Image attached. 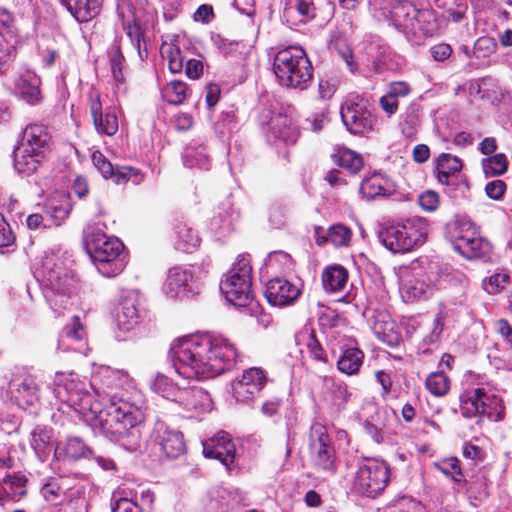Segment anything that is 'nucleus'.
Returning <instances> with one entry per match:
<instances>
[{"label":"nucleus","mask_w":512,"mask_h":512,"mask_svg":"<svg viewBox=\"0 0 512 512\" xmlns=\"http://www.w3.org/2000/svg\"><path fill=\"white\" fill-rule=\"evenodd\" d=\"M92 161L104 178H110L116 184L132 182L134 185H139L144 180V174L140 169L130 166L114 167L99 151L92 154Z\"/></svg>","instance_id":"2eb2a0df"},{"label":"nucleus","mask_w":512,"mask_h":512,"mask_svg":"<svg viewBox=\"0 0 512 512\" xmlns=\"http://www.w3.org/2000/svg\"><path fill=\"white\" fill-rule=\"evenodd\" d=\"M461 169L462 162L457 156L442 153L436 159V174L441 184L448 185L449 178L458 173Z\"/></svg>","instance_id":"79ce46f5"},{"label":"nucleus","mask_w":512,"mask_h":512,"mask_svg":"<svg viewBox=\"0 0 512 512\" xmlns=\"http://www.w3.org/2000/svg\"><path fill=\"white\" fill-rule=\"evenodd\" d=\"M169 357L175 372L183 379L204 380L230 370L238 353L225 337L196 334L174 341Z\"/></svg>","instance_id":"f03ea898"},{"label":"nucleus","mask_w":512,"mask_h":512,"mask_svg":"<svg viewBox=\"0 0 512 512\" xmlns=\"http://www.w3.org/2000/svg\"><path fill=\"white\" fill-rule=\"evenodd\" d=\"M425 386L432 395L442 397L450 389V379L443 371L432 372L427 376Z\"/></svg>","instance_id":"603ef678"},{"label":"nucleus","mask_w":512,"mask_h":512,"mask_svg":"<svg viewBox=\"0 0 512 512\" xmlns=\"http://www.w3.org/2000/svg\"><path fill=\"white\" fill-rule=\"evenodd\" d=\"M414 29L411 30L414 36H432L437 31L435 14L430 10H419L413 22Z\"/></svg>","instance_id":"de8ad7c7"},{"label":"nucleus","mask_w":512,"mask_h":512,"mask_svg":"<svg viewBox=\"0 0 512 512\" xmlns=\"http://www.w3.org/2000/svg\"><path fill=\"white\" fill-rule=\"evenodd\" d=\"M508 280L509 275L507 273L497 272L485 279L483 286L489 294H496L504 287Z\"/></svg>","instance_id":"69168bd1"},{"label":"nucleus","mask_w":512,"mask_h":512,"mask_svg":"<svg viewBox=\"0 0 512 512\" xmlns=\"http://www.w3.org/2000/svg\"><path fill=\"white\" fill-rule=\"evenodd\" d=\"M271 136L286 145L296 143L299 130L294 121L286 115H276L271 120Z\"/></svg>","instance_id":"473e14b6"},{"label":"nucleus","mask_w":512,"mask_h":512,"mask_svg":"<svg viewBox=\"0 0 512 512\" xmlns=\"http://www.w3.org/2000/svg\"><path fill=\"white\" fill-rule=\"evenodd\" d=\"M315 16L314 0H285L283 18L290 26L305 24Z\"/></svg>","instance_id":"393cba45"},{"label":"nucleus","mask_w":512,"mask_h":512,"mask_svg":"<svg viewBox=\"0 0 512 512\" xmlns=\"http://www.w3.org/2000/svg\"><path fill=\"white\" fill-rule=\"evenodd\" d=\"M40 85V77L30 70L21 73L15 80V88L19 96L32 105L41 100Z\"/></svg>","instance_id":"bb28decb"},{"label":"nucleus","mask_w":512,"mask_h":512,"mask_svg":"<svg viewBox=\"0 0 512 512\" xmlns=\"http://www.w3.org/2000/svg\"><path fill=\"white\" fill-rule=\"evenodd\" d=\"M334 157L335 162L340 167L349 171L351 174H356L363 167V160L361 155L353 150L347 148L339 149Z\"/></svg>","instance_id":"3c124183"},{"label":"nucleus","mask_w":512,"mask_h":512,"mask_svg":"<svg viewBox=\"0 0 512 512\" xmlns=\"http://www.w3.org/2000/svg\"><path fill=\"white\" fill-rule=\"evenodd\" d=\"M85 247L104 277L119 275L126 266L123 243L114 236H108L99 228L88 225L84 230Z\"/></svg>","instance_id":"20e7f679"},{"label":"nucleus","mask_w":512,"mask_h":512,"mask_svg":"<svg viewBox=\"0 0 512 512\" xmlns=\"http://www.w3.org/2000/svg\"><path fill=\"white\" fill-rule=\"evenodd\" d=\"M61 3L78 22L84 23L99 14L102 0H61Z\"/></svg>","instance_id":"2f4dec72"},{"label":"nucleus","mask_w":512,"mask_h":512,"mask_svg":"<svg viewBox=\"0 0 512 512\" xmlns=\"http://www.w3.org/2000/svg\"><path fill=\"white\" fill-rule=\"evenodd\" d=\"M348 281L347 270L338 264L328 266L322 273V283L325 291L337 293L342 291Z\"/></svg>","instance_id":"4c0bfd02"},{"label":"nucleus","mask_w":512,"mask_h":512,"mask_svg":"<svg viewBox=\"0 0 512 512\" xmlns=\"http://www.w3.org/2000/svg\"><path fill=\"white\" fill-rule=\"evenodd\" d=\"M444 330V322L440 315H437L433 321V326L430 332L423 337L424 345H436L441 338Z\"/></svg>","instance_id":"338daca9"},{"label":"nucleus","mask_w":512,"mask_h":512,"mask_svg":"<svg viewBox=\"0 0 512 512\" xmlns=\"http://www.w3.org/2000/svg\"><path fill=\"white\" fill-rule=\"evenodd\" d=\"M395 328V323L390 320L388 315L384 314L378 315L372 325L377 338L390 346L397 345L400 340Z\"/></svg>","instance_id":"a19ab883"},{"label":"nucleus","mask_w":512,"mask_h":512,"mask_svg":"<svg viewBox=\"0 0 512 512\" xmlns=\"http://www.w3.org/2000/svg\"><path fill=\"white\" fill-rule=\"evenodd\" d=\"M273 71L280 85L304 90L312 80V64L303 48L288 46L273 57Z\"/></svg>","instance_id":"39448f33"},{"label":"nucleus","mask_w":512,"mask_h":512,"mask_svg":"<svg viewBox=\"0 0 512 512\" xmlns=\"http://www.w3.org/2000/svg\"><path fill=\"white\" fill-rule=\"evenodd\" d=\"M251 273L249 255H240L220 282L222 294L235 307H245L253 300Z\"/></svg>","instance_id":"0eeeda50"},{"label":"nucleus","mask_w":512,"mask_h":512,"mask_svg":"<svg viewBox=\"0 0 512 512\" xmlns=\"http://www.w3.org/2000/svg\"><path fill=\"white\" fill-rule=\"evenodd\" d=\"M52 431L48 429H35L31 433V447L41 461H45L53 448Z\"/></svg>","instance_id":"49530a36"},{"label":"nucleus","mask_w":512,"mask_h":512,"mask_svg":"<svg viewBox=\"0 0 512 512\" xmlns=\"http://www.w3.org/2000/svg\"><path fill=\"white\" fill-rule=\"evenodd\" d=\"M39 154L36 155V151L32 153L30 150L18 146L14 150V169L17 173L26 176L36 173L46 158V154Z\"/></svg>","instance_id":"7c9ffc66"},{"label":"nucleus","mask_w":512,"mask_h":512,"mask_svg":"<svg viewBox=\"0 0 512 512\" xmlns=\"http://www.w3.org/2000/svg\"><path fill=\"white\" fill-rule=\"evenodd\" d=\"M92 161L104 178H110L116 184L132 182L134 185H139L144 180V174L140 169L130 166L114 167L99 151L92 154Z\"/></svg>","instance_id":"a211bd4d"},{"label":"nucleus","mask_w":512,"mask_h":512,"mask_svg":"<svg viewBox=\"0 0 512 512\" xmlns=\"http://www.w3.org/2000/svg\"><path fill=\"white\" fill-rule=\"evenodd\" d=\"M161 53L168 61L169 70L172 73H179L184 68L186 57L182 54L180 48L173 44H164L161 48Z\"/></svg>","instance_id":"5fc2aeb1"},{"label":"nucleus","mask_w":512,"mask_h":512,"mask_svg":"<svg viewBox=\"0 0 512 512\" xmlns=\"http://www.w3.org/2000/svg\"><path fill=\"white\" fill-rule=\"evenodd\" d=\"M508 160L503 153L482 160V169L486 177L502 175L507 171Z\"/></svg>","instance_id":"13d9d810"},{"label":"nucleus","mask_w":512,"mask_h":512,"mask_svg":"<svg viewBox=\"0 0 512 512\" xmlns=\"http://www.w3.org/2000/svg\"><path fill=\"white\" fill-rule=\"evenodd\" d=\"M235 444L231 436L224 431L217 433L214 437L203 442V454L206 458L220 461L223 465L229 466L234 461Z\"/></svg>","instance_id":"5701e85b"},{"label":"nucleus","mask_w":512,"mask_h":512,"mask_svg":"<svg viewBox=\"0 0 512 512\" xmlns=\"http://www.w3.org/2000/svg\"><path fill=\"white\" fill-rule=\"evenodd\" d=\"M144 309L141 298L135 291L127 292L116 307V323L120 332L134 331L142 322Z\"/></svg>","instance_id":"4468645a"},{"label":"nucleus","mask_w":512,"mask_h":512,"mask_svg":"<svg viewBox=\"0 0 512 512\" xmlns=\"http://www.w3.org/2000/svg\"><path fill=\"white\" fill-rule=\"evenodd\" d=\"M162 96L170 104H181L187 96V85L180 80L170 81L162 89Z\"/></svg>","instance_id":"6e6d98bb"},{"label":"nucleus","mask_w":512,"mask_h":512,"mask_svg":"<svg viewBox=\"0 0 512 512\" xmlns=\"http://www.w3.org/2000/svg\"><path fill=\"white\" fill-rule=\"evenodd\" d=\"M324 383L327 388L325 400L337 412L344 409L350 397L347 384L327 377L324 379Z\"/></svg>","instance_id":"c9c22d12"},{"label":"nucleus","mask_w":512,"mask_h":512,"mask_svg":"<svg viewBox=\"0 0 512 512\" xmlns=\"http://www.w3.org/2000/svg\"><path fill=\"white\" fill-rule=\"evenodd\" d=\"M352 239V231L343 224H334L327 230L322 227L315 228V241L318 245L331 243L334 247H346Z\"/></svg>","instance_id":"cd10ccee"},{"label":"nucleus","mask_w":512,"mask_h":512,"mask_svg":"<svg viewBox=\"0 0 512 512\" xmlns=\"http://www.w3.org/2000/svg\"><path fill=\"white\" fill-rule=\"evenodd\" d=\"M428 285L417 278H404L401 281L400 293L405 302L420 299L427 291Z\"/></svg>","instance_id":"09e8293b"},{"label":"nucleus","mask_w":512,"mask_h":512,"mask_svg":"<svg viewBox=\"0 0 512 512\" xmlns=\"http://www.w3.org/2000/svg\"><path fill=\"white\" fill-rule=\"evenodd\" d=\"M300 288L284 278H273L265 286L267 301L276 307L291 305L299 297Z\"/></svg>","instance_id":"4be33fe9"},{"label":"nucleus","mask_w":512,"mask_h":512,"mask_svg":"<svg viewBox=\"0 0 512 512\" xmlns=\"http://www.w3.org/2000/svg\"><path fill=\"white\" fill-rule=\"evenodd\" d=\"M419 10L409 1H400L392 9V18L395 25L404 33L410 34L414 29L413 22Z\"/></svg>","instance_id":"e433bc0d"},{"label":"nucleus","mask_w":512,"mask_h":512,"mask_svg":"<svg viewBox=\"0 0 512 512\" xmlns=\"http://www.w3.org/2000/svg\"><path fill=\"white\" fill-rule=\"evenodd\" d=\"M112 512H141L138 504V496L135 499L127 497L119 498L114 505H112Z\"/></svg>","instance_id":"774afa93"},{"label":"nucleus","mask_w":512,"mask_h":512,"mask_svg":"<svg viewBox=\"0 0 512 512\" xmlns=\"http://www.w3.org/2000/svg\"><path fill=\"white\" fill-rule=\"evenodd\" d=\"M71 263L63 253L51 252L44 256L40 267L35 271L46 301L58 315L70 305L71 294L75 288Z\"/></svg>","instance_id":"7ed1b4c3"},{"label":"nucleus","mask_w":512,"mask_h":512,"mask_svg":"<svg viewBox=\"0 0 512 512\" xmlns=\"http://www.w3.org/2000/svg\"><path fill=\"white\" fill-rule=\"evenodd\" d=\"M184 165L187 167H199L202 169H209V157L206 147L203 145L188 146L183 153Z\"/></svg>","instance_id":"8fccbe9b"},{"label":"nucleus","mask_w":512,"mask_h":512,"mask_svg":"<svg viewBox=\"0 0 512 512\" xmlns=\"http://www.w3.org/2000/svg\"><path fill=\"white\" fill-rule=\"evenodd\" d=\"M18 43V34L0 36V73H3L9 66Z\"/></svg>","instance_id":"864d4df0"},{"label":"nucleus","mask_w":512,"mask_h":512,"mask_svg":"<svg viewBox=\"0 0 512 512\" xmlns=\"http://www.w3.org/2000/svg\"><path fill=\"white\" fill-rule=\"evenodd\" d=\"M89 106L97 133L106 136L115 135L119 129L116 112L111 108L103 110L100 95L97 91L89 93Z\"/></svg>","instance_id":"aec40b11"},{"label":"nucleus","mask_w":512,"mask_h":512,"mask_svg":"<svg viewBox=\"0 0 512 512\" xmlns=\"http://www.w3.org/2000/svg\"><path fill=\"white\" fill-rule=\"evenodd\" d=\"M449 233L454 249L468 259L482 257L488 251V243L478 235L468 220L455 222Z\"/></svg>","instance_id":"9d476101"},{"label":"nucleus","mask_w":512,"mask_h":512,"mask_svg":"<svg viewBox=\"0 0 512 512\" xmlns=\"http://www.w3.org/2000/svg\"><path fill=\"white\" fill-rule=\"evenodd\" d=\"M467 10L468 5L465 0H455L444 9L443 17L447 21L459 23L465 18Z\"/></svg>","instance_id":"680f3d73"},{"label":"nucleus","mask_w":512,"mask_h":512,"mask_svg":"<svg viewBox=\"0 0 512 512\" xmlns=\"http://www.w3.org/2000/svg\"><path fill=\"white\" fill-rule=\"evenodd\" d=\"M437 469L445 474L451 476L454 481H460L462 472L460 468L459 460L455 457L447 458L436 464Z\"/></svg>","instance_id":"e2e57ef3"},{"label":"nucleus","mask_w":512,"mask_h":512,"mask_svg":"<svg viewBox=\"0 0 512 512\" xmlns=\"http://www.w3.org/2000/svg\"><path fill=\"white\" fill-rule=\"evenodd\" d=\"M360 192L368 200L388 195L390 193L389 182L382 175L373 174L362 181Z\"/></svg>","instance_id":"c03bdc74"},{"label":"nucleus","mask_w":512,"mask_h":512,"mask_svg":"<svg viewBox=\"0 0 512 512\" xmlns=\"http://www.w3.org/2000/svg\"><path fill=\"white\" fill-rule=\"evenodd\" d=\"M210 230L215 235H224L232 228V215L228 210L212 217L209 223Z\"/></svg>","instance_id":"052dcab7"},{"label":"nucleus","mask_w":512,"mask_h":512,"mask_svg":"<svg viewBox=\"0 0 512 512\" xmlns=\"http://www.w3.org/2000/svg\"><path fill=\"white\" fill-rule=\"evenodd\" d=\"M340 113L347 130L354 135L369 133L376 123L369 100L363 95L349 94Z\"/></svg>","instance_id":"1a4fd4ad"},{"label":"nucleus","mask_w":512,"mask_h":512,"mask_svg":"<svg viewBox=\"0 0 512 512\" xmlns=\"http://www.w3.org/2000/svg\"><path fill=\"white\" fill-rule=\"evenodd\" d=\"M364 354L357 347H348L342 351L337 361L340 372L347 375H355L359 372L363 363Z\"/></svg>","instance_id":"37998d69"},{"label":"nucleus","mask_w":512,"mask_h":512,"mask_svg":"<svg viewBox=\"0 0 512 512\" xmlns=\"http://www.w3.org/2000/svg\"><path fill=\"white\" fill-rule=\"evenodd\" d=\"M191 280L192 274L189 270L182 267L171 268L165 283L166 294L171 297L178 296L186 291Z\"/></svg>","instance_id":"58836bf2"},{"label":"nucleus","mask_w":512,"mask_h":512,"mask_svg":"<svg viewBox=\"0 0 512 512\" xmlns=\"http://www.w3.org/2000/svg\"><path fill=\"white\" fill-rule=\"evenodd\" d=\"M131 388L133 381L129 375L110 367H101L89 384L73 372H57L53 380L60 411H75L95 433L128 452H136L143 443L144 402L139 392L133 394V400L116 392H128Z\"/></svg>","instance_id":"f257e3e1"},{"label":"nucleus","mask_w":512,"mask_h":512,"mask_svg":"<svg viewBox=\"0 0 512 512\" xmlns=\"http://www.w3.org/2000/svg\"><path fill=\"white\" fill-rule=\"evenodd\" d=\"M309 447L313 465L325 472L335 469V450L331 445L327 429L320 423H313L310 429Z\"/></svg>","instance_id":"9b49d317"},{"label":"nucleus","mask_w":512,"mask_h":512,"mask_svg":"<svg viewBox=\"0 0 512 512\" xmlns=\"http://www.w3.org/2000/svg\"><path fill=\"white\" fill-rule=\"evenodd\" d=\"M185 410H204L210 407V395L197 386H180L174 400Z\"/></svg>","instance_id":"a878e982"},{"label":"nucleus","mask_w":512,"mask_h":512,"mask_svg":"<svg viewBox=\"0 0 512 512\" xmlns=\"http://www.w3.org/2000/svg\"><path fill=\"white\" fill-rule=\"evenodd\" d=\"M198 232L184 221H177L173 226V244L175 249L191 253L200 245Z\"/></svg>","instance_id":"c85d7f7f"},{"label":"nucleus","mask_w":512,"mask_h":512,"mask_svg":"<svg viewBox=\"0 0 512 512\" xmlns=\"http://www.w3.org/2000/svg\"><path fill=\"white\" fill-rule=\"evenodd\" d=\"M92 161L104 178H110L116 184L132 182L134 185H139L144 180V174L140 169L130 166L114 167L99 151L92 154Z\"/></svg>","instance_id":"dca6fc26"},{"label":"nucleus","mask_w":512,"mask_h":512,"mask_svg":"<svg viewBox=\"0 0 512 512\" xmlns=\"http://www.w3.org/2000/svg\"><path fill=\"white\" fill-rule=\"evenodd\" d=\"M84 338V330L81 324L79 323V318L74 316L72 325L66 327L64 333L61 335V339L59 341V348L61 346H66V341L70 344L79 343Z\"/></svg>","instance_id":"bf43d9fd"},{"label":"nucleus","mask_w":512,"mask_h":512,"mask_svg":"<svg viewBox=\"0 0 512 512\" xmlns=\"http://www.w3.org/2000/svg\"><path fill=\"white\" fill-rule=\"evenodd\" d=\"M389 480L390 468L385 461L376 458L365 459L358 466L353 488L362 495L375 497L386 488Z\"/></svg>","instance_id":"6e6552de"},{"label":"nucleus","mask_w":512,"mask_h":512,"mask_svg":"<svg viewBox=\"0 0 512 512\" xmlns=\"http://www.w3.org/2000/svg\"><path fill=\"white\" fill-rule=\"evenodd\" d=\"M480 416H484L492 422L502 421L505 417V406L502 398L485 391Z\"/></svg>","instance_id":"a18cd8bd"},{"label":"nucleus","mask_w":512,"mask_h":512,"mask_svg":"<svg viewBox=\"0 0 512 512\" xmlns=\"http://www.w3.org/2000/svg\"><path fill=\"white\" fill-rule=\"evenodd\" d=\"M496 42L491 37H480L476 40L473 53L477 58H487L496 50Z\"/></svg>","instance_id":"0e129e2a"},{"label":"nucleus","mask_w":512,"mask_h":512,"mask_svg":"<svg viewBox=\"0 0 512 512\" xmlns=\"http://www.w3.org/2000/svg\"><path fill=\"white\" fill-rule=\"evenodd\" d=\"M90 449L78 437H69L65 442H60L54 449V457L57 460H78L86 457Z\"/></svg>","instance_id":"f704fd0d"},{"label":"nucleus","mask_w":512,"mask_h":512,"mask_svg":"<svg viewBox=\"0 0 512 512\" xmlns=\"http://www.w3.org/2000/svg\"><path fill=\"white\" fill-rule=\"evenodd\" d=\"M25 476L20 474L7 475L0 483V506L9 502H17L26 495Z\"/></svg>","instance_id":"c756f323"},{"label":"nucleus","mask_w":512,"mask_h":512,"mask_svg":"<svg viewBox=\"0 0 512 512\" xmlns=\"http://www.w3.org/2000/svg\"><path fill=\"white\" fill-rule=\"evenodd\" d=\"M427 236V223L421 218L408 219L382 228L379 241L393 253H406L422 245Z\"/></svg>","instance_id":"423d86ee"},{"label":"nucleus","mask_w":512,"mask_h":512,"mask_svg":"<svg viewBox=\"0 0 512 512\" xmlns=\"http://www.w3.org/2000/svg\"><path fill=\"white\" fill-rule=\"evenodd\" d=\"M152 388L163 398L174 402L180 384L175 383L172 379L163 374H158L153 381Z\"/></svg>","instance_id":"4d7b16f0"},{"label":"nucleus","mask_w":512,"mask_h":512,"mask_svg":"<svg viewBox=\"0 0 512 512\" xmlns=\"http://www.w3.org/2000/svg\"><path fill=\"white\" fill-rule=\"evenodd\" d=\"M92 161L104 178H110L116 184L132 182L134 185H139L144 180V174L140 169L130 166L114 167L99 151L92 154Z\"/></svg>","instance_id":"f3484780"},{"label":"nucleus","mask_w":512,"mask_h":512,"mask_svg":"<svg viewBox=\"0 0 512 512\" xmlns=\"http://www.w3.org/2000/svg\"><path fill=\"white\" fill-rule=\"evenodd\" d=\"M153 439L168 458H178L186 450L183 434L168 427L164 422L155 423Z\"/></svg>","instance_id":"412c9836"},{"label":"nucleus","mask_w":512,"mask_h":512,"mask_svg":"<svg viewBox=\"0 0 512 512\" xmlns=\"http://www.w3.org/2000/svg\"><path fill=\"white\" fill-rule=\"evenodd\" d=\"M72 209L70 198L62 195L59 199H50L44 208L45 217L50 220L52 224L58 226L65 220Z\"/></svg>","instance_id":"ea45409f"},{"label":"nucleus","mask_w":512,"mask_h":512,"mask_svg":"<svg viewBox=\"0 0 512 512\" xmlns=\"http://www.w3.org/2000/svg\"><path fill=\"white\" fill-rule=\"evenodd\" d=\"M117 15L123 30L126 31L131 43L140 53L143 25L148 21V13L142 6L134 4L131 0H118Z\"/></svg>","instance_id":"f8f14e48"},{"label":"nucleus","mask_w":512,"mask_h":512,"mask_svg":"<svg viewBox=\"0 0 512 512\" xmlns=\"http://www.w3.org/2000/svg\"><path fill=\"white\" fill-rule=\"evenodd\" d=\"M22 148L30 150V152L36 151V155L39 153L47 154L51 148V135L42 124H30L23 131L22 142L19 145Z\"/></svg>","instance_id":"b1692460"},{"label":"nucleus","mask_w":512,"mask_h":512,"mask_svg":"<svg viewBox=\"0 0 512 512\" xmlns=\"http://www.w3.org/2000/svg\"><path fill=\"white\" fill-rule=\"evenodd\" d=\"M484 388H473L463 391L459 397V409L464 418L472 419L480 416V409L485 395Z\"/></svg>","instance_id":"72a5a7b5"},{"label":"nucleus","mask_w":512,"mask_h":512,"mask_svg":"<svg viewBox=\"0 0 512 512\" xmlns=\"http://www.w3.org/2000/svg\"><path fill=\"white\" fill-rule=\"evenodd\" d=\"M266 381L265 371L261 368L246 369L240 379L232 382L233 397L237 402H248L262 390Z\"/></svg>","instance_id":"6ab92c4d"},{"label":"nucleus","mask_w":512,"mask_h":512,"mask_svg":"<svg viewBox=\"0 0 512 512\" xmlns=\"http://www.w3.org/2000/svg\"><path fill=\"white\" fill-rule=\"evenodd\" d=\"M7 394L11 401L22 409L34 406L39 400V384L36 377L28 373L14 374L8 384Z\"/></svg>","instance_id":"ddd939ff"}]
</instances>
